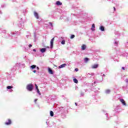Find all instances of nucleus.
<instances>
[{"label": "nucleus", "mask_w": 128, "mask_h": 128, "mask_svg": "<svg viewBox=\"0 0 128 128\" xmlns=\"http://www.w3.org/2000/svg\"><path fill=\"white\" fill-rule=\"evenodd\" d=\"M12 124V120L10 119L8 120V122H5V124L6 126H9V124Z\"/></svg>", "instance_id": "obj_6"}, {"label": "nucleus", "mask_w": 128, "mask_h": 128, "mask_svg": "<svg viewBox=\"0 0 128 128\" xmlns=\"http://www.w3.org/2000/svg\"><path fill=\"white\" fill-rule=\"evenodd\" d=\"M73 82H74L75 84H78V80L76 78L73 80Z\"/></svg>", "instance_id": "obj_16"}, {"label": "nucleus", "mask_w": 128, "mask_h": 128, "mask_svg": "<svg viewBox=\"0 0 128 128\" xmlns=\"http://www.w3.org/2000/svg\"><path fill=\"white\" fill-rule=\"evenodd\" d=\"M61 38H62V37H61Z\"/></svg>", "instance_id": "obj_43"}, {"label": "nucleus", "mask_w": 128, "mask_h": 128, "mask_svg": "<svg viewBox=\"0 0 128 128\" xmlns=\"http://www.w3.org/2000/svg\"><path fill=\"white\" fill-rule=\"evenodd\" d=\"M76 72H78V68H75Z\"/></svg>", "instance_id": "obj_28"}, {"label": "nucleus", "mask_w": 128, "mask_h": 128, "mask_svg": "<svg viewBox=\"0 0 128 128\" xmlns=\"http://www.w3.org/2000/svg\"><path fill=\"white\" fill-rule=\"evenodd\" d=\"M86 46L85 44H83L82 46V50H86Z\"/></svg>", "instance_id": "obj_11"}, {"label": "nucleus", "mask_w": 128, "mask_h": 128, "mask_svg": "<svg viewBox=\"0 0 128 128\" xmlns=\"http://www.w3.org/2000/svg\"><path fill=\"white\" fill-rule=\"evenodd\" d=\"M62 44H66V40H62L61 42Z\"/></svg>", "instance_id": "obj_19"}, {"label": "nucleus", "mask_w": 128, "mask_h": 128, "mask_svg": "<svg viewBox=\"0 0 128 128\" xmlns=\"http://www.w3.org/2000/svg\"><path fill=\"white\" fill-rule=\"evenodd\" d=\"M6 88L8 90H10L11 88H14V87L12 86H8L6 87Z\"/></svg>", "instance_id": "obj_17"}, {"label": "nucleus", "mask_w": 128, "mask_h": 128, "mask_svg": "<svg viewBox=\"0 0 128 128\" xmlns=\"http://www.w3.org/2000/svg\"><path fill=\"white\" fill-rule=\"evenodd\" d=\"M84 96V92H81V93H80V96Z\"/></svg>", "instance_id": "obj_24"}, {"label": "nucleus", "mask_w": 128, "mask_h": 128, "mask_svg": "<svg viewBox=\"0 0 128 128\" xmlns=\"http://www.w3.org/2000/svg\"><path fill=\"white\" fill-rule=\"evenodd\" d=\"M94 28H96V26H94V24H92V32H94V30H95Z\"/></svg>", "instance_id": "obj_14"}, {"label": "nucleus", "mask_w": 128, "mask_h": 128, "mask_svg": "<svg viewBox=\"0 0 128 128\" xmlns=\"http://www.w3.org/2000/svg\"><path fill=\"white\" fill-rule=\"evenodd\" d=\"M98 64H95L92 66V68H98Z\"/></svg>", "instance_id": "obj_8"}, {"label": "nucleus", "mask_w": 128, "mask_h": 128, "mask_svg": "<svg viewBox=\"0 0 128 128\" xmlns=\"http://www.w3.org/2000/svg\"><path fill=\"white\" fill-rule=\"evenodd\" d=\"M32 44H29V46H28V47L29 48H32Z\"/></svg>", "instance_id": "obj_29"}, {"label": "nucleus", "mask_w": 128, "mask_h": 128, "mask_svg": "<svg viewBox=\"0 0 128 128\" xmlns=\"http://www.w3.org/2000/svg\"><path fill=\"white\" fill-rule=\"evenodd\" d=\"M48 72L50 74H54V72H52V70H51L50 68H48Z\"/></svg>", "instance_id": "obj_7"}, {"label": "nucleus", "mask_w": 128, "mask_h": 128, "mask_svg": "<svg viewBox=\"0 0 128 128\" xmlns=\"http://www.w3.org/2000/svg\"><path fill=\"white\" fill-rule=\"evenodd\" d=\"M37 100H38V99H35L34 100V102H36Z\"/></svg>", "instance_id": "obj_31"}, {"label": "nucleus", "mask_w": 128, "mask_h": 128, "mask_svg": "<svg viewBox=\"0 0 128 128\" xmlns=\"http://www.w3.org/2000/svg\"><path fill=\"white\" fill-rule=\"evenodd\" d=\"M26 90L29 92H32L34 90V86L32 84H28L26 86Z\"/></svg>", "instance_id": "obj_1"}, {"label": "nucleus", "mask_w": 128, "mask_h": 128, "mask_svg": "<svg viewBox=\"0 0 128 128\" xmlns=\"http://www.w3.org/2000/svg\"><path fill=\"white\" fill-rule=\"evenodd\" d=\"M74 34H72V35H71V36H70V38L71 39H72V38H74Z\"/></svg>", "instance_id": "obj_21"}, {"label": "nucleus", "mask_w": 128, "mask_h": 128, "mask_svg": "<svg viewBox=\"0 0 128 128\" xmlns=\"http://www.w3.org/2000/svg\"><path fill=\"white\" fill-rule=\"evenodd\" d=\"M26 38H28V36H26Z\"/></svg>", "instance_id": "obj_41"}, {"label": "nucleus", "mask_w": 128, "mask_h": 128, "mask_svg": "<svg viewBox=\"0 0 128 128\" xmlns=\"http://www.w3.org/2000/svg\"><path fill=\"white\" fill-rule=\"evenodd\" d=\"M110 92V90H106V94H108Z\"/></svg>", "instance_id": "obj_18"}, {"label": "nucleus", "mask_w": 128, "mask_h": 128, "mask_svg": "<svg viewBox=\"0 0 128 128\" xmlns=\"http://www.w3.org/2000/svg\"><path fill=\"white\" fill-rule=\"evenodd\" d=\"M47 48H50V47L48 46V47H47Z\"/></svg>", "instance_id": "obj_44"}, {"label": "nucleus", "mask_w": 128, "mask_h": 128, "mask_svg": "<svg viewBox=\"0 0 128 128\" xmlns=\"http://www.w3.org/2000/svg\"><path fill=\"white\" fill-rule=\"evenodd\" d=\"M126 82H127V84H128V78H126Z\"/></svg>", "instance_id": "obj_30"}, {"label": "nucleus", "mask_w": 128, "mask_h": 128, "mask_svg": "<svg viewBox=\"0 0 128 128\" xmlns=\"http://www.w3.org/2000/svg\"><path fill=\"white\" fill-rule=\"evenodd\" d=\"M84 60L85 62H88L90 60V59H88V58H86L84 59Z\"/></svg>", "instance_id": "obj_15"}, {"label": "nucleus", "mask_w": 128, "mask_h": 128, "mask_svg": "<svg viewBox=\"0 0 128 128\" xmlns=\"http://www.w3.org/2000/svg\"><path fill=\"white\" fill-rule=\"evenodd\" d=\"M122 70H124V67H122Z\"/></svg>", "instance_id": "obj_35"}, {"label": "nucleus", "mask_w": 128, "mask_h": 128, "mask_svg": "<svg viewBox=\"0 0 128 128\" xmlns=\"http://www.w3.org/2000/svg\"><path fill=\"white\" fill-rule=\"evenodd\" d=\"M36 68H37V70H40V68H38V67H36Z\"/></svg>", "instance_id": "obj_36"}, {"label": "nucleus", "mask_w": 128, "mask_h": 128, "mask_svg": "<svg viewBox=\"0 0 128 128\" xmlns=\"http://www.w3.org/2000/svg\"><path fill=\"white\" fill-rule=\"evenodd\" d=\"M46 48H42L40 50V51L42 54H44V52H46Z\"/></svg>", "instance_id": "obj_9"}, {"label": "nucleus", "mask_w": 128, "mask_h": 128, "mask_svg": "<svg viewBox=\"0 0 128 128\" xmlns=\"http://www.w3.org/2000/svg\"><path fill=\"white\" fill-rule=\"evenodd\" d=\"M114 10H116V8L114 7Z\"/></svg>", "instance_id": "obj_37"}, {"label": "nucleus", "mask_w": 128, "mask_h": 128, "mask_svg": "<svg viewBox=\"0 0 128 128\" xmlns=\"http://www.w3.org/2000/svg\"><path fill=\"white\" fill-rule=\"evenodd\" d=\"M54 37L51 40L50 42L51 48H52V46H54Z\"/></svg>", "instance_id": "obj_2"}, {"label": "nucleus", "mask_w": 128, "mask_h": 128, "mask_svg": "<svg viewBox=\"0 0 128 128\" xmlns=\"http://www.w3.org/2000/svg\"><path fill=\"white\" fill-rule=\"evenodd\" d=\"M66 64H62L58 66V68H66Z\"/></svg>", "instance_id": "obj_5"}, {"label": "nucleus", "mask_w": 128, "mask_h": 128, "mask_svg": "<svg viewBox=\"0 0 128 128\" xmlns=\"http://www.w3.org/2000/svg\"><path fill=\"white\" fill-rule=\"evenodd\" d=\"M88 74H90V76H94V73Z\"/></svg>", "instance_id": "obj_27"}, {"label": "nucleus", "mask_w": 128, "mask_h": 128, "mask_svg": "<svg viewBox=\"0 0 128 128\" xmlns=\"http://www.w3.org/2000/svg\"><path fill=\"white\" fill-rule=\"evenodd\" d=\"M37 92L39 96H40V90L38 89L37 90Z\"/></svg>", "instance_id": "obj_22"}, {"label": "nucleus", "mask_w": 128, "mask_h": 128, "mask_svg": "<svg viewBox=\"0 0 128 128\" xmlns=\"http://www.w3.org/2000/svg\"><path fill=\"white\" fill-rule=\"evenodd\" d=\"M33 72H34V73L36 72V70H33Z\"/></svg>", "instance_id": "obj_32"}, {"label": "nucleus", "mask_w": 128, "mask_h": 128, "mask_svg": "<svg viewBox=\"0 0 128 128\" xmlns=\"http://www.w3.org/2000/svg\"><path fill=\"white\" fill-rule=\"evenodd\" d=\"M100 30H101V32H104V27L103 26H100Z\"/></svg>", "instance_id": "obj_10"}, {"label": "nucleus", "mask_w": 128, "mask_h": 128, "mask_svg": "<svg viewBox=\"0 0 128 128\" xmlns=\"http://www.w3.org/2000/svg\"><path fill=\"white\" fill-rule=\"evenodd\" d=\"M24 26V25L21 26V28H23Z\"/></svg>", "instance_id": "obj_33"}, {"label": "nucleus", "mask_w": 128, "mask_h": 128, "mask_svg": "<svg viewBox=\"0 0 128 128\" xmlns=\"http://www.w3.org/2000/svg\"><path fill=\"white\" fill-rule=\"evenodd\" d=\"M34 16L37 20H38V18H40V16H38V12H34Z\"/></svg>", "instance_id": "obj_4"}, {"label": "nucleus", "mask_w": 128, "mask_h": 128, "mask_svg": "<svg viewBox=\"0 0 128 128\" xmlns=\"http://www.w3.org/2000/svg\"><path fill=\"white\" fill-rule=\"evenodd\" d=\"M49 24L50 26H52V27L53 26L52 23L50 22Z\"/></svg>", "instance_id": "obj_26"}, {"label": "nucleus", "mask_w": 128, "mask_h": 128, "mask_svg": "<svg viewBox=\"0 0 128 128\" xmlns=\"http://www.w3.org/2000/svg\"><path fill=\"white\" fill-rule=\"evenodd\" d=\"M62 17H60V20H62Z\"/></svg>", "instance_id": "obj_38"}, {"label": "nucleus", "mask_w": 128, "mask_h": 128, "mask_svg": "<svg viewBox=\"0 0 128 128\" xmlns=\"http://www.w3.org/2000/svg\"><path fill=\"white\" fill-rule=\"evenodd\" d=\"M50 116H54V112L52 111H50Z\"/></svg>", "instance_id": "obj_20"}, {"label": "nucleus", "mask_w": 128, "mask_h": 128, "mask_svg": "<svg viewBox=\"0 0 128 128\" xmlns=\"http://www.w3.org/2000/svg\"><path fill=\"white\" fill-rule=\"evenodd\" d=\"M46 124H48V122H46Z\"/></svg>", "instance_id": "obj_42"}, {"label": "nucleus", "mask_w": 128, "mask_h": 128, "mask_svg": "<svg viewBox=\"0 0 128 128\" xmlns=\"http://www.w3.org/2000/svg\"><path fill=\"white\" fill-rule=\"evenodd\" d=\"M33 52H36V49H34Z\"/></svg>", "instance_id": "obj_34"}, {"label": "nucleus", "mask_w": 128, "mask_h": 128, "mask_svg": "<svg viewBox=\"0 0 128 128\" xmlns=\"http://www.w3.org/2000/svg\"><path fill=\"white\" fill-rule=\"evenodd\" d=\"M103 76H106V74H104Z\"/></svg>", "instance_id": "obj_40"}, {"label": "nucleus", "mask_w": 128, "mask_h": 128, "mask_svg": "<svg viewBox=\"0 0 128 128\" xmlns=\"http://www.w3.org/2000/svg\"><path fill=\"white\" fill-rule=\"evenodd\" d=\"M120 102L123 106H126V102L124 99L122 98L120 99Z\"/></svg>", "instance_id": "obj_3"}, {"label": "nucleus", "mask_w": 128, "mask_h": 128, "mask_svg": "<svg viewBox=\"0 0 128 128\" xmlns=\"http://www.w3.org/2000/svg\"><path fill=\"white\" fill-rule=\"evenodd\" d=\"M76 106H78V103H75Z\"/></svg>", "instance_id": "obj_39"}, {"label": "nucleus", "mask_w": 128, "mask_h": 128, "mask_svg": "<svg viewBox=\"0 0 128 128\" xmlns=\"http://www.w3.org/2000/svg\"><path fill=\"white\" fill-rule=\"evenodd\" d=\"M35 86L36 90H38V85H36V84H35Z\"/></svg>", "instance_id": "obj_25"}, {"label": "nucleus", "mask_w": 128, "mask_h": 128, "mask_svg": "<svg viewBox=\"0 0 128 128\" xmlns=\"http://www.w3.org/2000/svg\"><path fill=\"white\" fill-rule=\"evenodd\" d=\"M36 68V65H32L30 66V68H32V70H34V68Z\"/></svg>", "instance_id": "obj_13"}, {"label": "nucleus", "mask_w": 128, "mask_h": 128, "mask_svg": "<svg viewBox=\"0 0 128 128\" xmlns=\"http://www.w3.org/2000/svg\"><path fill=\"white\" fill-rule=\"evenodd\" d=\"M56 4H57V6H62V3L60 1H58L56 2Z\"/></svg>", "instance_id": "obj_12"}, {"label": "nucleus", "mask_w": 128, "mask_h": 128, "mask_svg": "<svg viewBox=\"0 0 128 128\" xmlns=\"http://www.w3.org/2000/svg\"><path fill=\"white\" fill-rule=\"evenodd\" d=\"M118 42H117L116 41L114 42V44H115V46H118Z\"/></svg>", "instance_id": "obj_23"}]
</instances>
